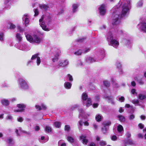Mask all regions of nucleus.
I'll list each match as a JSON object with an SVG mask.
<instances>
[{
    "mask_svg": "<svg viewBox=\"0 0 146 146\" xmlns=\"http://www.w3.org/2000/svg\"><path fill=\"white\" fill-rule=\"evenodd\" d=\"M7 141V142H8L9 144H12L13 143V139L10 138L8 139Z\"/></svg>",
    "mask_w": 146,
    "mask_h": 146,
    "instance_id": "48",
    "label": "nucleus"
},
{
    "mask_svg": "<svg viewBox=\"0 0 146 146\" xmlns=\"http://www.w3.org/2000/svg\"><path fill=\"white\" fill-rule=\"evenodd\" d=\"M9 0H7L5 2V5L6 7H8L9 6Z\"/></svg>",
    "mask_w": 146,
    "mask_h": 146,
    "instance_id": "57",
    "label": "nucleus"
},
{
    "mask_svg": "<svg viewBox=\"0 0 146 146\" xmlns=\"http://www.w3.org/2000/svg\"><path fill=\"white\" fill-rule=\"evenodd\" d=\"M100 145L104 146L106 144V143L105 141H101L100 143Z\"/></svg>",
    "mask_w": 146,
    "mask_h": 146,
    "instance_id": "56",
    "label": "nucleus"
},
{
    "mask_svg": "<svg viewBox=\"0 0 146 146\" xmlns=\"http://www.w3.org/2000/svg\"><path fill=\"white\" fill-rule=\"evenodd\" d=\"M48 139V138L44 139V136H42L41 137L40 139H39V141L41 143H44L47 142Z\"/></svg>",
    "mask_w": 146,
    "mask_h": 146,
    "instance_id": "27",
    "label": "nucleus"
},
{
    "mask_svg": "<svg viewBox=\"0 0 146 146\" xmlns=\"http://www.w3.org/2000/svg\"><path fill=\"white\" fill-rule=\"evenodd\" d=\"M61 123L58 121H56L54 123V125L57 128H59L61 125Z\"/></svg>",
    "mask_w": 146,
    "mask_h": 146,
    "instance_id": "31",
    "label": "nucleus"
},
{
    "mask_svg": "<svg viewBox=\"0 0 146 146\" xmlns=\"http://www.w3.org/2000/svg\"><path fill=\"white\" fill-rule=\"evenodd\" d=\"M68 61L65 60L59 62L58 64L56 66V68H59L61 67H65L68 64Z\"/></svg>",
    "mask_w": 146,
    "mask_h": 146,
    "instance_id": "9",
    "label": "nucleus"
},
{
    "mask_svg": "<svg viewBox=\"0 0 146 146\" xmlns=\"http://www.w3.org/2000/svg\"><path fill=\"white\" fill-rule=\"evenodd\" d=\"M102 118V116L100 114L97 115L96 117V120L97 121H101Z\"/></svg>",
    "mask_w": 146,
    "mask_h": 146,
    "instance_id": "39",
    "label": "nucleus"
},
{
    "mask_svg": "<svg viewBox=\"0 0 146 146\" xmlns=\"http://www.w3.org/2000/svg\"><path fill=\"white\" fill-rule=\"evenodd\" d=\"M77 64L78 66H82L83 65V64L81 60H79L77 61Z\"/></svg>",
    "mask_w": 146,
    "mask_h": 146,
    "instance_id": "60",
    "label": "nucleus"
},
{
    "mask_svg": "<svg viewBox=\"0 0 146 146\" xmlns=\"http://www.w3.org/2000/svg\"><path fill=\"white\" fill-rule=\"evenodd\" d=\"M39 7L41 9L44 11L46 10L48 8V6L44 4H40Z\"/></svg>",
    "mask_w": 146,
    "mask_h": 146,
    "instance_id": "18",
    "label": "nucleus"
},
{
    "mask_svg": "<svg viewBox=\"0 0 146 146\" xmlns=\"http://www.w3.org/2000/svg\"><path fill=\"white\" fill-rule=\"evenodd\" d=\"M126 46L127 47H131L132 44L130 40H126L125 41Z\"/></svg>",
    "mask_w": 146,
    "mask_h": 146,
    "instance_id": "33",
    "label": "nucleus"
},
{
    "mask_svg": "<svg viewBox=\"0 0 146 146\" xmlns=\"http://www.w3.org/2000/svg\"><path fill=\"white\" fill-rule=\"evenodd\" d=\"M130 2L131 0H120L118 5L114 7L111 21L113 25L119 24V18H125L128 15L130 8Z\"/></svg>",
    "mask_w": 146,
    "mask_h": 146,
    "instance_id": "1",
    "label": "nucleus"
},
{
    "mask_svg": "<svg viewBox=\"0 0 146 146\" xmlns=\"http://www.w3.org/2000/svg\"><path fill=\"white\" fill-rule=\"evenodd\" d=\"M90 50V49L89 48H85L84 49L82 50V53H86Z\"/></svg>",
    "mask_w": 146,
    "mask_h": 146,
    "instance_id": "47",
    "label": "nucleus"
},
{
    "mask_svg": "<svg viewBox=\"0 0 146 146\" xmlns=\"http://www.w3.org/2000/svg\"><path fill=\"white\" fill-rule=\"evenodd\" d=\"M105 98L108 99L111 104H115V102L112 101L113 97L112 96H106Z\"/></svg>",
    "mask_w": 146,
    "mask_h": 146,
    "instance_id": "30",
    "label": "nucleus"
},
{
    "mask_svg": "<svg viewBox=\"0 0 146 146\" xmlns=\"http://www.w3.org/2000/svg\"><path fill=\"white\" fill-rule=\"evenodd\" d=\"M86 61L88 63H91L96 61V60L92 57H88L86 58Z\"/></svg>",
    "mask_w": 146,
    "mask_h": 146,
    "instance_id": "19",
    "label": "nucleus"
},
{
    "mask_svg": "<svg viewBox=\"0 0 146 146\" xmlns=\"http://www.w3.org/2000/svg\"><path fill=\"white\" fill-rule=\"evenodd\" d=\"M35 129L36 131H38L40 129L39 127L37 125L35 127Z\"/></svg>",
    "mask_w": 146,
    "mask_h": 146,
    "instance_id": "64",
    "label": "nucleus"
},
{
    "mask_svg": "<svg viewBox=\"0 0 146 146\" xmlns=\"http://www.w3.org/2000/svg\"><path fill=\"white\" fill-rule=\"evenodd\" d=\"M134 78L140 85H143L144 84V82L141 79H140L138 76H135L134 77Z\"/></svg>",
    "mask_w": 146,
    "mask_h": 146,
    "instance_id": "15",
    "label": "nucleus"
},
{
    "mask_svg": "<svg viewBox=\"0 0 146 146\" xmlns=\"http://www.w3.org/2000/svg\"><path fill=\"white\" fill-rule=\"evenodd\" d=\"M117 139V137L115 135H113L111 137V139L113 141H115Z\"/></svg>",
    "mask_w": 146,
    "mask_h": 146,
    "instance_id": "61",
    "label": "nucleus"
},
{
    "mask_svg": "<svg viewBox=\"0 0 146 146\" xmlns=\"http://www.w3.org/2000/svg\"><path fill=\"white\" fill-rule=\"evenodd\" d=\"M117 34L118 35H121L123 33L122 31L120 29L117 30V31H115Z\"/></svg>",
    "mask_w": 146,
    "mask_h": 146,
    "instance_id": "51",
    "label": "nucleus"
},
{
    "mask_svg": "<svg viewBox=\"0 0 146 146\" xmlns=\"http://www.w3.org/2000/svg\"><path fill=\"white\" fill-rule=\"evenodd\" d=\"M34 12L35 13L34 16H37L39 14V11L38 9H36L34 10Z\"/></svg>",
    "mask_w": 146,
    "mask_h": 146,
    "instance_id": "53",
    "label": "nucleus"
},
{
    "mask_svg": "<svg viewBox=\"0 0 146 146\" xmlns=\"http://www.w3.org/2000/svg\"><path fill=\"white\" fill-rule=\"evenodd\" d=\"M29 16L28 14H25L23 17V20L25 22V24L26 26L29 23Z\"/></svg>",
    "mask_w": 146,
    "mask_h": 146,
    "instance_id": "14",
    "label": "nucleus"
},
{
    "mask_svg": "<svg viewBox=\"0 0 146 146\" xmlns=\"http://www.w3.org/2000/svg\"><path fill=\"white\" fill-rule=\"evenodd\" d=\"M6 118L7 120L12 121L13 119V118L11 115H9L7 116Z\"/></svg>",
    "mask_w": 146,
    "mask_h": 146,
    "instance_id": "41",
    "label": "nucleus"
},
{
    "mask_svg": "<svg viewBox=\"0 0 146 146\" xmlns=\"http://www.w3.org/2000/svg\"><path fill=\"white\" fill-rule=\"evenodd\" d=\"M69 79V80L70 81L72 82L73 80V78L72 76L70 74L67 75Z\"/></svg>",
    "mask_w": 146,
    "mask_h": 146,
    "instance_id": "50",
    "label": "nucleus"
},
{
    "mask_svg": "<svg viewBox=\"0 0 146 146\" xmlns=\"http://www.w3.org/2000/svg\"><path fill=\"white\" fill-rule=\"evenodd\" d=\"M18 131L20 133H25V131L23 130L22 129V128L21 127H19L18 129H16L15 131V132L17 134L18 136H20V134L18 133Z\"/></svg>",
    "mask_w": 146,
    "mask_h": 146,
    "instance_id": "24",
    "label": "nucleus"
},
{
    "mask_svg": "<svg viewBox=\"0 0 146 146\" xmlns=\"http://www.w3.org/2000/svg\"><path fill=\"white\" fill-rule=\"evenodd\" d=\"M93 126L94 129L95 130H97L98 128V126L97 124L96 123H94L93 124Z\"/></svg>",
    "mask_w": 146,
    "mask_h": 146,
    "instance_id": "59",
    "label": "nucleus"
},
{
    "mask_svg": "<svg viewBox=\"0 0 146 146\" xmlns=\"http://www.w3.org/2000/svg\"><path fill=\"white\" fill-rule=\"evenodd\" d=\"M1 104L5 106H7L9 104L10 102L9 101L6 99H3L1 100Z\"/></svg>",
    "mask_w": 146,
    "mask_h": 146,
    "instance_id": "16",
    "label": "nucleus"
},
{
    "mask_svg": "<svg viewBox=\"0 0 146 146\" xmlns=\"http://www.w3.org/2000/svg\"><path fill=\"white\" fill-rule=\"evenodd\" d=\"M106 5L102 4L100 5L98 8V10L100 14L101 15L104 16L106 12Z\"/></svg>",
    "mask_w": 146,
    "mask_h": 146,
    "instance_id": "7",
    "label": "nucleus"
},
{
    "mask_svg": "<svg viewBox=\"0 0 146 146\" xmlns=\"http://www.w3.org/2000/svg\"><path fill=\"white\" fill-rule=\"evenodd\" d=\"M26 37L27 40L30 42H35L39 44L40 43L41 40V38L36 34L34 35L33 38L29 34L26 35Z\"/></svg>",
    "mask_w": 146,
    "mask_h": 146,
    "instance_id": "4",
    "label": "nucleus"
},
{
    "mask_svg": "<svg viewBox=\"0 0 146 146\" xmlns=\"http://www.w3.org/2000/svg\"><path fill=\"white\" fill-rule=\"evenodd\" d=\"M117 100L121 102H122L124 101L125 98L123 96H119L117 98Z\"/></svg>",
    "mask_w": 146,
    "mask_h": 146,
    "instance_id": "40",
    "label": "nucleus"
},
{
    "mask_svg": "<svg viewBox=\"0 0 146 146\" xmlns=\"http://www.w3.org/2000/svg\"><path fill=\"white\" fill-rule=\"evenodd\" d=\"M17 28L18 29L19 31L21 32H22L23 31V29L21 28V27L19 26H18L17 27Z\"/></svg>",
    "mask_w": 146,
    "mask_h": 146,
    "instance_id": "63",
    "label": "nucleus"
},
{
    "mask_svg": "<svg viewBox=\"0 0 146 146\" xmlns=\"http://www.w3.org/2000/svg\"><path fill=\"white\" fill-rule=\"evenodd\" d=\"M107 130V128L106 126H104V127L102 128V131L104 134L106 133Z\"/></svg>",
    "mask_w": 146,
    "mask_h": 146,
    "instance_id": "52",
    "label": "nucleus"
},
{
    "mask_svg": "<svg viewBox=\"0 0 146 146\" xmlns=\"http://www.w3.org/2000/svg\"><path fill=\"white\" fill-rule=\"evenodd\" d=\"M16 37L18 40L19 41H21L22 39V37L21 36L20 34L19 33H17V34Z\"/></svg>",
    "mask_w": 146,
    "mask_h": 146,
    "instance_id": "42",
    "label": "nucleus"
},
{
    "mask_svg": "<svg viewBox=\"0 0 146 146\" xmlns=\"http://www.w3.org/2000/svg\"><path fill=\"white\" fill-rule=\"evenodd\" d=\"M39 53L35 54L33 55L31 58V59L32 60L36 59V62L37 65L38 66L40 65L41 62L40 58L39 56Z\"/></svg>",
    "mask_w": 146,
    "mask_h": 146,
    "instance_id": "10",
    "label": "nucleus"
},
{
    "mask_svg": "<svg viewBox=\"0 0 146 146\" xmlns=\"http://www.w3.org/2000/svg\"><path fill=\"white\" fill-rule=\"evenodd\" d=\"M103 83L104 86H106V87H108L110 86V83L106 80L104 81L103 82Z\"/></svg>",
    "mask_w": 146,
    "mask_h": 146,
    "instance_id": "36",
    "label": "nucleus"
},
{
    "mask_svg": "<svg viewBox=\"0 0 146 146\" xmlns=\"http://www.w3.org/2000/svg\"><path fill=\"white\" fill-rule=\"evenodd\" d=\"M80 139L83 142V143L86 145L88 142V140L86 138V136L84 135H82L80 137Z\"/></svg>",
    "mask_w": 146,
    "mask_h": 146,
    "instance_id": "17",
    "label": "nucleus"
},
{
    "mask_svg": "<svg viewBox=\"0 0 146 146\" xmlns=\"http://www.w3.org/2000/svg\"><path fill=\"white\" fill-rule=\"evenodd\" d=\"M132 102L134 104L139 105V101L138 100H132Z\"/></svg>",
    "mask_w": 146,
    "mask_h": 146,
    "instance_id": "49",
    "label": "nucleus"
},
{
    "mask_svg": "<svg viewBox=\"0 0 146 146\" xmlns=\"http://www.w3.org/2000/svg\"><path fill=\"white\" fill-rule=\"evenodd\" d=\"M59 55L58 53H56L55 55L52 58V60L53 62H55L56 61H57L58 58V57L59 56Z\"/></svg>",
    "mask_w": 146,
    "mask_h": 146,
    "instance_id": "25",
    "label": "nucleus"
},
{
    "mask_svg": "<svg viewBox=\"0 0 146 146\" xmlns=\"http://www.w3.org/2000/svg\"><path fill=\"white\" fill-rule=\"evenodd\" d=\"M111 122L110 121H105L103 123L104 126L110 125L111 124Z\"/></svg>",
    "mask_w": 146,
    "mask_h": 146,
    "instance_id": "45",
    "label": "nucleus"
},
{
    "mask_svg": "<svg viewBox=\"0 0 146 146\" xmlns=\"http://www.w3.org/2000/svg\"><path fill=\"white\" fill-rule=\"evenodd\" d=\"M115 65L117 68L118 69V71L120 74L123 73V71L121 68V65L120 62L117 61L115 63Z\"/></svg>",
    "mask_w": 146,
    "mask_h": 146,
    "instance_id": "13",
    "label": "nucleus"
},
{
    "mask_svg": "<svg viewBox=\"0 0 146 146\" xmlns=\"http://www.w3.org/2000/svg\"><path fill=\"white\" fill-rule=\"evenodd\" d=\"M79 5L78 4H74L72 6V10L73 13L75 12L78 9Z\"/></svg>",
    "mask_w": 146,
    "mask_h": 146,
    "instance_id": "23",
    "label": "nucleus"
},
{
    "mask_svg": "<svg viewBox=\"0 0 146 146\" xmlns=\"http://www.w3.org/2000/svg\"><path fill=\"white\" fill-rule=\"evenodd\" d=\"M117 129L118 133H119V135H121L122 132L123 131L122 126L121 125H119L117 127Z\"/></svg>",
    "mask_w": 146,
    "mask_h": 146,
    "instance_id": "20",
    "label": "nucleus"
},
{
    "mask_svg": "<svg viewBox=\"0 0 146 146\" xmlns=\"http://www.w3.org/2000/svg\"><path fill=\"white\" fill-rule=\"evenodd\" d=\"M16 27L12 23L10 24V28L11 29H13Z\"/></svg>",
    "mask_w": 146,
    "mask_h": 146,
    "instance_id": "54",
    "label": "nucleus"
},
{
    "mask_svg": "<svg viewBox=\"0 0 146 146\" xmlns=\"http://www.w3.org/2000/svg\"><path fill=\"white\" fill-rule=\"evenodd\" d=\"M67 140L70 143H73L74 141V138L71 136H68L67 138Z\"/></svg>",
    "mask_w": 146,
    "mask_h": 146,
    "instance_id": "28",
    "label": "nucleus"
},
{
    "mask_svg": "<svg viewBox=\"0 0 146 146\" xmlns=\"http://www.w3.org/2000/svg\"><path fill=\"white\" fill-rule=\"evenodd\" d=\"M82 99L84 105H86L87 107H89L92 105L91 99L90 98H88V96L86 93H83L82 95Z\"/></svg>",
    "mask_w": 146,
    "mask_h": 146,
    "instance_id": "5",
    "label": "nucleus"
},
{
    "mask_svg": "<svg viewBox=\"0 0 146 146\" xmlns=\"http://www.w3.org/2000/svg\"><path fill=\"white\" fill-rule=\"evenodd\" d=\"M139 98L141 100H143L145 98V96L141 94H139L138 96Z\"/></svg>",
    "mask_w": 146,
    "mask_h": 146,
    "instance_id": "44",
    "label": "nucleus"
},
{
    "mask_svg": "<svg viewBox=\"0 0 146 146\" xmlns=\"http://www.w3.org/2000/svg\"><path fill=\"white\" fill-rule=\"evenodd\" d=\"M72 84L68 82H66L64 84V86L65 88L67 89H70L72 86Z\"/></svg>",
    "mask_w": 146,
    "mask_h": 146,
    "instance_id": "21",
    "label": "nucleus"
},
{
    "mask_svg": "<svg viewBox=\"0 0 146 146\" xmlns=\"http://www.w3.org/2000/svg\"><path fill=\"white\" fill-rule=\"evenodd\" d=\"M45 131L47 133H49L52 131L51 128L48 126H46L45 127Z\"/></svg>",
    "mask_w": 146,
    "mask_h": 146,
    "instance_id": "32",
    "label": "nucleus"
},
{
    "mask_svg": "<svg viewBox=\"0 0 146 146\" xmlns=\"http://www.w3.org/2000/svg\"><path fill=\"white\" fill-rule=\"evenodd\" d=\"M124 142L125 143H127V144H129L130 145H131L133 144V141L129 139L125 140Z\"/></svg>",
    "mask_w": 146,
    "mask_h": 146,
    "instance_id": "34",
    "label": "nucleus"
},
{
    "mask_svg": "<svg viewBox=\"0 0 146 146\" xmlns=\"http://www.w3.org/2000/svg\"><path fill=\"white\" fill-rule=\"evenodd\" d=\"M17 47L19 50H30L29 47L25 44H19Z\"/></svg>",
    "mask_w": 146,
    "mask_h": 146,
    "instance_id": "11",
    "label": "nucleus"
},
{
    "mask_svg": "<svg viewBox=\"0 0 146 146\" xmlns=\"http://www.w3.org/2000/svg\"><path fill=\"white\" fill-rule=\"evenodd\" d=\"M79 111L80 115L81 116H82L83 115V114L84 113V111L82 109H80L79 110Z\"/></svg>",
    "mask_w": 146,
    "mask_h": 146,
    "instance_id": "58",
    "label": "nucleus"
},
{
    "mask_svg": "<svg viewBox=\"0 0 146 146\" xmlns=\"http://www.w3.org/2000/svg\"><path fill=\"white\" fill-rule=\"evenodd\" d=\"M4 33L3 32L0 33V40L2 41L4 40Z\"/></svg>",
    "mask_w": 146,
    "mask_h": 146,
    "instance_id": "37",
    "label": "nucleus"
},
{
    "mask_svg": "<svg viewBox=\"0 0 146 146\" xmlns=\"http://www.w3.org/2000/svg\"><path fill=\"white\" fill-rule=\"evenodd\" d=\"M58 144L59 146H66V144L65 143H62V141L60 140L58 142Z\"/></svg>",
    "mask_w": 146,
    "mask_h": 146,
    "instance_id": "46",
    "label": "nucleus"
},
{
    "mask_svg": "<svg viewBox=\"0 0 146 146\" xmlns=\"http://www.w3.org/2000/svg\"><path fill=\"white\" fill-rule=\"evenodd\" d=\"M82 53V50H79L78 51L75 52L74 54L77 55H81Z\"/></svg>",
    "mask_w": 146,
    "mask_h": 146,
    "instance_id": "43",
    "label": "nucleus"
},
{
    "mask_svg": "<svg viewBox=\"0 0 146 146\" xmlns=\"http://www.w3.org/2000/svg\"><path fill=\"white\" fill-rule=\"evenodd\" d=\"M18 84L19 87L21 89L24 90H29L30 88L29 82L23 79H19Z\"/></svg>",
    "mask_w": 146,
    "mask_h": 146,
    "instance_id": "3",
    "label": "nucleus"
},
{
    "mask_svg": "<svg viewBox=\"0 0 146 146\" xmlns=\"http://www.w3.org/2000/svg\"><path fill=\"white\" fill-rule=\"evenodd\" d=\"M36 108L38 110H40L41 109L45 110L46 109V107L44 104H42L41 105V107L39 106V105H36L35 106Z\"/></svg>",
    "mask_w": 146,
    "mask_h": 146,
    "instance_id": "22",
    "label": "nucleus"
},
{
    "mask_svg": "<svg viewBox=\"0 0 146 146\" xmlns=\"http://www.w3.org/2000/svg\"><path fill=\"white\" fill-rule=\"evenodd\" d=\"M141 28L143 32L146 33V23H144L141 24Z\"/></svg>",
    "mask_w": 146,
    "mask_h": 146,
    "instance_id": "26",
    "label": "nucleus"
},
{
    "mask_svg": "<svg viewBox=\"0 0 146 146\" xmlns=\"http://www.w3.org/2000/svg\"><path fill=\"white\" fill-rule=\"evenodd\" d=\"M107 40L110 42V44L113 47L116 48L119 45V42L114 39H113V34L111 32H109L107 34Z\"/></svg>",
    "mask_w": 146,
    "mask_h": 146,
    "instance_id": "2",
    "label": "nucleus"
},
{
    "mask_svg": "<svg viewBox=\"0 0 146 146\" xmlns=\"http://www.w3.org/2000/svg\"><path fill=\"white\" fill-rule=\"evenodd\" d=\"M98 56L97 60H100L103 59L105 56V51L103 49H98L96 52Z\"/></svg>",
    "mask_w": 146,
    "mask_h": 146,
    "instance_id": "6",
    "label": "nucleus"
},
{
    "mask_svg": "<svg viewBox=\"0 0 146 146\" xmlns=\"http://www.w3.org/2000/svg\"><path fill=\"white\" fill-rule=\"evenodd\" d=\"M143 5V1L142 0L139 1L137 4L136 7L137 8L141 7Z\"/></svg>",
    "mask_w": 146,
    "mask_h": 146,
    "instance_id": "29",
    "label": "nucleus"
},
{
    "mask_svg": "<svg viewBox=\"0 0 146 146\" xmlns=\"http://www.w3.org/2000/svg\"><path fill=\"white\" fill-rule=\"evenodd\" d=\"M118 117L119 118V120L123 122L125 121V118L123 116L121 115H119Z\"/></svg>",
    "mask_w": 146,
    "mask_h": 146,
    "instance_id": "38",
    "label": "nucleus"
},
{
    "mask_svg": "<svg viewBox=\"0 0 146 146\" xmlns=\"http://www.w3.org/2000/svg\"><path fill=\"white\" fill-rule=\"evenodd\" d=\"M43 17H42L41 18L39 19L40 25L43 30L46 31H48L50 30V29L45 25V22H44L43 21Z\"/></svg>",
    "mask_w": 146,
    "mask_h": 146,
    "instance_id": "8",
    "label": "nucleus"
},
{
    "mask_svg": "<svg viewBox=\"0 0 146 146\" xmlns=\"http://www.w3.org/2000/svg\"><path fill=\"white\" fill-rule=\"evenodd\" d=\"M64 129L65 130L68 131L70 130V127L68 125H66L65 126Z\"/></svg>",
    "mask_w": 146,
    "mask_h": 146,
    "instance_id": "55",
    "label": "nucleus"
},
{
    "mask_svg": "<svg viewBox=\"0 0 146 146\" xmlns=\"http://www.w3.org/2000/svg\"><path fill=\"white\" fill-rule=\"evenodd\" d=\"M138 126L139 128L141 129H143L144 127V125L141 123H139V124Z\"/></svg>",
    "mask_w": 146,
    "mask_h": 146,
    "instance_id": "62",
    "label": "nucleus"
},
{
    "mask_svg": "<svg viewBox=\"0 0 146 146\" xmlns=\"http://www.w3.org/2000/svg\"><path fill=\"white\" fill-rule=\"evenodd\" d=\"M17 106L19 108V109L15 111L17 112H22L25 110V105L23 104H18Z\"/></svg>",
    "mask_w": 146,
    "mask_h": 146,
    "instance_id": "12",
    "label": "nucleus"
},
{
    "mask_svg": "<svg viewBox=\"0 0 146 146\" xmlns=\"http://www.w3.org/2000/svg\"><path fill=\"white\" fill-rule=\"evenodd\" d=\"M125 107L127 108H129L131 110V112H133L134 111V109L133 107L132 106H130V105L128 104H126L125 105Z\"/></svg>",
    "mask_w": 146,
    "mask_h": 146,
    "instance_id": "35",
    "label": "nucleus"
}]
</instances>
